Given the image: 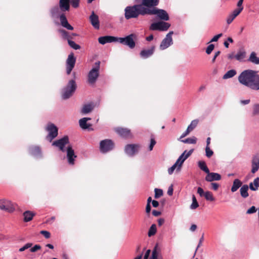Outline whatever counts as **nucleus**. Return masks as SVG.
Listing matches in <instances>:
<instances>
[{"instance_id": "obj_1", "label": "nucleus", "mask_w": 259, "mask_h": 259, "mask_svg": "<svg viewBox=\"0 0 259 259\" xmlns=\"http://www.w3.org/2000/svg\"><path fill=\"white\" fill-rule=\"evenodd\" d=\"M147 9L143 8L139 4L132 6H127L124 9V17L127 20L137 18L140 15H147Z\"/></svg>"}, {"instance_id": "obj_2", "label": "nucleus", "mask_w": 259, "mask_h": 259, "mask_svg": "<svg viewBox=\"0 0 259 259\" xmlns=\"http://www.w3.org/2000/svg\"><path fill=\"white\" fill-rule=\"evenodd\" d=\"M255 73V71L252 70H245L238 76V80L241 84L250 87L251 81Z\"/></svg>"}, {"instance_id": "obj_3", "label": "nucleus", "mask_w": 259, "mask_h": 259, "mask_svg": "<svg viewBox=\"0 0 259 259\" xmlns=\"http://www.w3.org/2000/svg\"><path fill=\"white\" fill-rule=\"evenodd\" d=\"M77 88L76 82L74 79L70 80L67 85L62 90V97L67 99L72 96Z\"/></svg>"}, {"instance_id": "obj_4", "label": "nucleus", "mask_w": 259, "mask_h": 259, "mask_svg": "<svg viewBox=\"0 0 259 259\" xmlns=\"http://www.w3.org/2000/svg\"><path fill=\"white\" fill-rule=\"evenodd\" d=\"M95 66L89 72L88 76V82L90 84L95 83L99 75L100 62L95 63Z\"/></svg>"}, {"instance_id": "obj_5", "label": "nucleus", "mask_w": 259, "mask_h": 259, "mask_svg": "<svg viewBox=\"0 0 259 259\" xmlns=\"http://www.w3.org/2000/svg\"><path fill=\"white\" fill-rule=\"evenodd\" d=\"M135 3L139 4L143 8L147 9L146 14L148 11L153 10V8H156L159 3V0H135Z\"/></svg>"}, {"instance_id": "obj_6", "label": "nucleus", "mask_w": 259, "mask_h": 259, "mask_svg": "<svg viewBox=\"0 0 259 259\" xmlns=\"http://www.w3.org/2000/svg\"><path fill=\"white\" fill-rule=\"evenodd\" d=\"M136 38L135 34H131L125 37H117V41L121 44L128 46L130 49L135 47L136 43L134 38Z\"/></svg>"}, {"instance_id": "obj_7", "label": "nucleus", "mask_w": 259, "mask_h": 259, "mask_svg": "<svg viewBox=\"0 0 259 259\" xmlns=\"http://www.w3.org/2000/svg\"><path fill=\"white\" fill-rule=\"evenodd\" d=\"M156 15L158 19L163 21H167L169 19V15L166 11L157 8H154L153 10L148 11V15Z\"/></svg>"}, {"instance_id": "obj_8", "label": "nucleus", "mask_w": 259, "mask_h": 259, "mask_svg": "<svg viewBox=\"0 0 259 259\" xmlns=\"http://www.w3.org/2000/svg\"><path fill=\"white\" fill-rule=\"evenodd\" d=\"M114 147V144L111 140L105 139L100 143V149L101 152L106 153L112 150Z\"/></svg>"}, {"instance_id": "obj_9", "label": "nucleus", "mask_w": 259, "mask_h": 259, "mask_svg": "<svg viewBox=\"0 0 259 259\" xmlns=\"http://www.w3.org/2000/svg\"><path fill=\"white\" fill-rule=\"evenodd\" d=\"M170 26V24L164 21L154 22L151 24L150 30L166 31Z\"/></svg>"}, {"instance_id": "obj_10", "label": "nucleus", "mask_w": 259, "mask_h": 259, "mask_svg": "<svg viewBox=\"0 0 259 259\" xmlns=\"http://www.w3.org/2000/svg\"><path fill=\"white\" fill-rule=\"evenodd\" d=\"M76 58L74 54L71 53L68 56L66 62V73L68 75L70 74L72 69L75 66Z\"/></svg>"}, {"instance_id": "obj_11", "label": "nucleus", "mask_w": 259, "mask_h": 259, "mask_svg": "<svg viewBox=\"0 0 259 259\" xmlns=\"http://www.w3.org/2000/svg\"><path fill=\"white\" fill-rule=\"evenodd\" d=\"M47 130L49 132L47 138L50 142L58 136V129L54 124H49L47 126Z\"/></svg>"}, {"instance_id": "obj_12", "label": "nucleus", "mask_w": 259, "mask_h": 259, "mask_svg": "<svg viewBox=\"0 0 259 259\" xmlns=\"http://www.w3.org/2000/svg\"><path fill=\"white\" fill-rule=\"evenodd\" d=\"M69 143V138L67 136H65L62 138L53 142L52 145L58 147L60 151L65 152V146Z\"/></svg>"}, {"instance_id": "obj_13", "label": "nucleus", "mask_w": 259, "mask_h": 259, "mask_svg": "<svg viewBox=\"0 0 259 259\" xmlns=\"http://www.w3.org/2000/svg\"><path fill=\"white\" fill-rule=\"evenodd\" d=\"M173 31H170L168 33L165 37L161 41L159 48L161 50H163L169 47L172 44V35Z\"/></svg>"}, {"instance_id": "obj_14", "label": "nucleus", "mask_w": 259, "mask_h": 259, "mask_svg": "<svg viewBox=\"0 0 259 259\" xmlns=\"http://www.w3.org/2000/svg\"><path fill=\"white\" fill-rule=\"evenodd\" d=\"M140 147L139 144H128L125 147V152L130 156H134L138 152Z\"/></svg>"}, {"instance_id": "obj_15", "label": "nucleus", "mask_w": 259, "mask_h": 259, "mask_svg": "<svg viewBox=\"0 0 259 259\" xmlns=\"http://www.w3.org/2000/svg\"><path fill=\"white\" fill-rule=\"evenodd\" d=\"M0 209L10 212H13L14 210L11 201L6 199L0 200Z\"/></svg>"}, {"instance_id": "obj_16", "label": "nucleus", "mask_w": 259, "mask_h": 259, "mask_svg": "<svg viewBox=\"0 0 259 259\" xmlns=\"http://www.w3.org/2000/svg\"><path fill=\"white\" fill-rule=\"evenodd\" d=\"M76 157L72 146L71 145L68 146L67 148V157L68 163L70 164L73 165L74 164V159Z\"/></svg>"}, {"instance_id": "obj_17", "label": "nucleus", "mask_w": 259, "mask_h": 259, "mask_svg": "<svg viewBox=\"0 0 259 259\" xmlns=\"http://www.w3.org/2000/svg\"><path fill=\"white\" fill-rule=\"evenodd\" d=\"M206 176L205 178V180L207 182H213L214 181H219L221 179L222 177L221 175L215 172H209L206 173Z\"/></svg>"}, {"instance_id": "obj_18", "label": "nucleus", "mask_w": 259, "mask_h": 259, "mask_svg": "<svg viewBox=\"0 0 259 259\" xmlns=\"http://www.w3.org/2000/svg\"><path fill=\"white\" fill-rule=\"evenodd\" d=\"M193 151H194V150L193 149H191L188 152H187V151L185 150L180 155V156L179 157V159H180L181 162H180V164H179V166L177 168V171H179L180 170V169L182 167V165L183 163H184V162L185 161V160L191 155V154L193 153Z\"/></svg>"}, {"instance_id": "obj_19", "label": "nucleus", "mask_w": 259, "mask_h": 259, "mask_svg": "<svg viewBox=\"0 0 259 259\" xmlns=\"http://www.w3.org/2000/svg\"><path fill=\"white\" fill-rule=\"evenodd\" d=\"M117 40V37L112 36H104L99 37L98 41L100 44L105 45L106 43L115 42Z\"/></svg>"}, {"instance_id": "obj_20", "label": "nucleus", "mask_w": 259, "mask_h": 259, "mask_svg": "<svg viewBox=\"0 0 259 259\" xmlns=\"http://www.w3.org/2000/svg\"><path fill=\"white\" fill-rule=\"evenodd\" d=\"M249 88L254 90H259V75L257 74L256 71H255Z\"/></svg>"}, {"instance_id": "obj_21", "label": "nucleus", "mask_w": 259, "mask_h": 259, "mask_svg": "<svg viewBox=\"0 0 259 259\" xmlns=\"http://www.w3.org/2000/svg\"><path fill=\"white\" fill-rule=\"evenodd\" d=\"M61 25L64 28L69 30H72L73 27L69 24L66 16L64 14H61L59 17Z\"/></svg>"}, {"instance_id": "obj_22", "label": "nucleus", "mask_w": 259, "mask_h": 259, "mask_svg": "<svg viewBox=\"0 0 259 259\" xmlns=\"http://www.w3.org/2000/svg\"><path fill=\"white\" fill-rule=\"evenodd\" d=\"M90 21L93 26L97 29H99L100 24L99 17L98 15L95 14L94 12L93 11L91 15L90 16Z\"/></svg>"}, {"instance_id": "obj_23", "label": "nucleus", "mask_w": 259, "mask_h": 259, "mask_svg": "<svg viewBox=\"0 0 259 259\" xmlns=\"http://www.w3.org/2000/svg\"><path fill=\"white\" fill-rule=\"evenodd\" d=\"M115 132L123 138H130L131 137V131L126 128L117 127L115 129Z\"/></svg>"}, {"instance_id": "obj_24", "label": "nucleus", "mask_w": 259, "mask_h": 259, "mask_svg": "<svg viewBox=\"0 0 259 259\" xmlns=\"http://www.w3.org/2000/svg\"><path fill=\"white\" fill-rule=\"evenodd\" d=\"M251 172L254 174L259 169V155H255L252 157L251 160Z\"/></svg>"}, {"instance_id": "obj_25", "label": "nucleus", "mask_w": 259, "mask_h": 259, "mask_svg": "<svg viewBox=\"0 0 259 259\" xmlns=\"http://www.w3.org/2000/svg\"><path fill=\"white\" fill-rule=\"evenodd\" d=\"M242 12V9H236L232 13H231L227 18V23L228 24H230L232 22L234 19L239 15Z\"/></svg>"}, {"instance_id": "obj_26", "label": "nucleus", "mask_w": 259, "mask_h": 259, "mask_svg": "<svg viewBox=\"0 0 259 259\" xmlns=\"http://www.w3.org/2000/svg\"><path fill=\"white\" fill-rule=\"evenodd\" d=\"M155 50V47L153 46L150 49L148 50H143L141 51L140 55L142 58H147L151 56L154 53Z\"/></svg>"}, {"instance_id": "obj_27", "label": "nucleus", "mask_w": 259, "mask_h": 259, "mask_svg": "<svg viewBox=\"0 0 259 259\" xmlns=\"http://www.w3.org/2000/svg\"><path fill=\"white\" fill-rule=\"evenodd\" d=\"M70 0H60L59 8L62 12L68 11L70 9Z\"/></svg>"}, {"instance_id": "obj_28", "label": "nucleus", "mask_w": 259, "mask_h": 259, "mask_svg": "<svg viewBox=\"0 0 259 259\" xmlns=\"http://www.w3.org/2000/svg\"><path fill=\"white\" fill-rule=\"evenodd\" d=\"M242 184V183L240 180L238 179H235L231 187V191L232 192H236L241 186Z\"/></svg>"}, {"instance_id": "obj_29", "label": "nucleus", "mask_w": 259, "mask_h": 259, "mask_svg": "<svg viewBox=\"0 0 259 259\" xmlns=\"http://www.w3.org/2000/svg\"><path fill=\"white\" fill-rule=\"evenodd\" d=\"M35 215V213L32 211L27 210L23 213L24 221L28 222L30 221L33 217Z\"/></svg>"}, {"instance_id": "obj_30", "label": "nucleus", "mask_w": 259, "mask_h": 259, "mask_svg": "<svg viewBox=\"0 0 259 259\" xmlns=\"http://www.w3.org/2000/svg\"><path fill=\"white\" fill-rule=\"evenodd\" d=\"M30 153L33 156H39L41 154V150L38 146H32L29 148Z\"/></svg>"}, {"instance_id": "obj_31", "label": "nucleus", "mask_w": 259, "mask_h": 259, "mask_svg": "<svg viewBox=\"0 0 259 259\" xmlns=\"http://www.w3.org/2000/svg\"><path fill=\"white\" fill-rule=\"evenodd\" d=\"M90 118L84 117L80 119L79 121V125L82 129H88L90 124L87 123V121L90 120Z\"/></svg>"}, {"instance_id": "obj_32", "label": "nucleus", "mask_w": 259, "mask_h": 259, "mask_svg": "<svg viewBox=\"0 0 259 259\" xmlns=\"http://www.w3.org/2000/svg\"><path fill=\"white\" fill-rule=\"evenodd\" d=\"M248 186L247 185H244L241 187L240 190V195L243 198H246L248 196Z\"/></svg>"}, {"instance_id": "obj_33", "label": "nucleus", "mask_w": 259, "mask_h": 259, "mask_svg": "<svg viewBox=\"0 0 259 259\" xmlns=\"http://www.w3.org/2000/svg\"><path fill=\"white\" fill-rule=\"evenodd\" d=\"M248 61L254 64H259V58L256 56V54L254 52H251Z\"/></svg>"}, {"instance_id": "obj_34", "label": "nucleus", "mask_w": 259, "mask_h": 259, "mask_svg": "<svg viewBox=\"0 0 259 259\" xmlns=\"http://www.w3.org/2000/svg\"><path fill=\"white\" fill-rule=\"evenodd\" d=\"M259 187V178H256L253 180V183L249 184V188L252 191H256Z\"/></svg>"}, {"instance_id": "obj_35", "label": "nucleus", "mask_w": 259, "mask_h": 259, "mask_svg": "<svg viewBox=\"0 0 259 259\" xmlns=\"http://www.w3.org/2000/svg\"><path fill=\"white\" fill-rule=\"evenodd\" d=\"M59 32L61 34V35L63 39H67V41L70 40L72 38V37L69 34V32L64 29H61Z\"/></svg>"}, {"instance_id": "obj_36", "label": "nucleus", "mask_w": 259, "mask_h": 259, "mask_svg": "<svg viewBox=\"0 0 259 259\" xmlns=\"http://www.w3.org/2000/svg\"><path fill=\"white\" fill-rule=\"evenodd\" d=\"M236 74V70L234 69L230 70L227 71L223 76V78L226 79L228 78H231Z\"/></svg>"}, {"instance_id": "obj_37", "label": "nucleus", "mask_w": 259, "mask_h": 259, "mask_svg": "<svg viewBox=\"0 0 259 259\" xmlns=\"http://www.w3.org/2000/svg\"><path fill=\"white\" fill-rule=\"evenodd\" d=\"M199 167L205 172H209V169L208 168L206 163L204 161H199L198 162Z\"/></svg>"}, {"instance_id": "obj_38", "label": "nucleus", "mask_w": 259, "mask_h": 259, "mask_svg": "<svg viewBox=\"0 0 259 259\" xmlns=\"http://www.w3.org/2000/svg\"><path fill=\"white\" fill-rule=\"evenodd\" d=\"M60 12L59 8L58 6H55L52 8L50 10L51 16L52 17H57L59 15Z\"/></svg>"}, {"instance_id": "obj_39", "label": "nucleus", "mask_w": 259, "mask_h": 259, "mask_svg": "<svg viewBox=\"0 0 259 259\" xmlns=\"http://www.w3.org/2000/svg\"><path fill=\"white\" fill-rule=\"evenodd\" d=\"M93 106L91 104H87L83 106L81 112L84 114L88 113L92 111Z\"/></svg>"}, {"instance_id": "obj_40", "label": "nucleus", "mask_w": 259, "mask_h": 259, "mask_svg": "<svg viewBox=\"0 0 259 259\" xmlns=\"http://www.w3.org/2000/svg\"><path fill=\"white\" fill-rule=\"evenodd\" d=\"M246 56V53L243 51H239L235 56V58L238 61L243 60Z\"/></svg>"}, {"instance_id": "obj_41", "label": "nucleus", "mask_w": 259, "mask_h": 259, "mask_svg": "<svg viewBox=\"0 0 259 259\" xmlns=\"http://www.w3.org/2000/svg\"><path fill=\"white\" fill-rule=\"evenodd\" d=\"M204 197L205 199L208 201H214L215 200V198L213 197L212 192L210 191H206Z\"/></svg>"}, {"instance_id": "obj_42", "label": "nucleus", "mask_w": 259, "mask_h": 259, "mask_svg": "<svg viewBox=\"0 0 259 259\" xmlns=\"http://www.w3.org/2000/svg\"><path fill=\"white\" fill-rule=\"evenodd\" d=\"M149 259H163L162 256L158 257V253L157 251V246H155L152 252V256Z\"/></svg>"}, {"instance_id": "obj_43", "label": "nucleus", "mask_w": 259, "mask_h": 259, "mask_svg": "<svg viewBox=\"0 0 259 259\" xmlns=\"http://www.w3.org/2000/svg\"><path fill=\"white\" fill-rule=\"evenodd\" d=\"M156 233V226L155 224H152L150 227L148 235L149 237L154 235Z\"/></svg>"}, {"instance_id": "obj_44", "label": "nucleus", "mask_w": 259, "mask_h": 259, "mask_svg": "<svg viewBox=\"0 0 259 259\" xmlns=\"http://www.w3.org/2000/svg\"><path fill=\"white\" fill-rule=\"evenodd\" d=\"M198 120L195 119L191 121L190 124L188 126L187 128L190 131H192L197 125Z\"/></svg>"}, {"instance_id": "obj_45", "label": "nucleus", "mask_w": 259, "mask_h": 259, "mask_svg": "<svg viewBox=\"0 0 259 259\" xmlns=\"http://www.w3.org/2000/svg\"><path fill=\"white\" fill-rule=\"evenodd\" d=\"M199 206V204L194 195L192 196V203L190 206L192 209H195Z\"/></svg>"}, {"instance_id": "obj_46", "label": "nucleus", "mask_w": 259, "mask_h": 259, "mask_svg": "<svg viewBox=\"0 0 259 259\" xmlns=\"http://www.w3.org/2000/svg\"><path fill=\"white\" fill-rule=\"evenodd\" d=\"M181 141L184 143L196 144L197 138L195 137H193L192 138H187L185 140H183Z\"/></svg>"}, {"instance_id": "obj_47", "label": "nucleus", "mask_w": 259, "mask_h": 259, "mask_svg": "<svg viewBox=\"0 0 259 259\" xmlns=\"http://www.w3.org/2000/svg\"><path fill=\"white\" fill-rule=\"evenodd\" d=\"M154 197L155 199H158L163 195V191L161 189L155 188L154 189Z\"/></svg>"}, {"instance_id": "obj_48", "label": "nucleus", "mask_w": 259, "mask_h": 259, "mask_svg": "<svg viewBox=\"0 0 259 259\" xmlns=\"http://www.w3.org/2000/svg\"><path fill=\"white\" fill-rule=\"evenodd\" d=\"M68 43L70 47L74 50H78L80 49V46L79 45L76 44L74 41L71 40H68Z\"/></svg>"}, {"instance_id": "obj_49", "label": "nucleus", "mask_w": 259, "mask_h": 259, "mask_svg": "<svg viewBox=\"0 0 259 259\" xmlns=\"http://www.w3.org/2000/svg\"><path fill=\"white\" fill-rule=\"evenodd\" d=\"M206 156L210 158L213 154V152L210 149V147H206L205 148Z\"/></svg>"}, {"instance_id": "obj_50", "label": "nucleus", "mask_w": 259, "mask_h": 259, "mask_svg": "<svg viewBox=\"0 0 259 259\" xmlns=\"http://www.w3.org/2000/svg\"><path fill=\"white\" fill-rule=\"evenodd\" d=\"M253 114L254 115L259 114V104L254 105L253 107Z\"/></svg>"}, {"instance_id": "obj_51", "label": "nucleus", "mask_w": 259, "mask_h": 259, "mask_svg": "<svg viewBox=\"0 0 259 259\" xmlns=\"http://www.w3.org/2000/svg\"><path fill=\"white\" fill-rule=\"evenodd\" d=\"M214 46L213 44L209 45L206 49V53L207 54H210L213 50Z\"/></svg>"}, {"instance_id": "obj_52", "label": "nucleus", "mask_w": 259, "mask_h": 259, "mask_svg": "<svg viewBox=\"0 0 259 259\" xmlns=\"http://www.w3.org/2000/svg\"><path fill=\"white\" fill-rule=\"evenodd\" d=\"M32 245V243H28L26 244L24 246L20 248L19 250L20 252H22V251H24L25 250L31 247Z\"/></svg>"}, {"instance_id": "obj_53", "label": "nucleus", "mask_w": 259, "mask_h": 259, "mask_svg": "<svg viewBox=\"0 0 259 259\" xmlns=\"http://www.w3.org/2000/svg\"><path fill=\"white\" fill-rule=\"evenodd\" d=\"M40 233L41 235H44V236L47 239H48V238H50V237H51L50 233L47 231H45V230L41 231L40 232Z\"/></svg>"}, {"instance_id": "obj_54", "label": "nucleus", "mask_w": 259, "mask_h": 259, "mask_svg": "<svg viewBox=\"0 0 259 259\" xmlns=\"http://www.w3.org/2000/svg\"><path fill=\"white\" fill-rule=\"evenodd\" d=\"M80 0H71L72 6L74 8H77L79 6Z\"/></svg>"}, {"instance_id": "obj_55", "label": "nucleus", "mask_w": 259, "mask_h": 259, "mask_svg": "<svg viewBox=\"0 0 259 259\" xmlns=\"http://www.w3.org/2000/svg\"><path fill=\"white\" fill-rule=\"evenodd\" d=\"M156 141L154 138H151L150 144L149 147V149L150 151H152L153 150V147L156 144Z\"/></svg>"}, {"instance_id": "obj_56", "label": "nucleus", "mask_w": 259, "mask_h": 259, "mask_svg": "<svg viewBox=\"0 0 259 259\" xmlns=\"http://www.w3.org/2000/svg\"><path fill=\"white\" fill-rule=\"evenodd\" d=\"M211 188L214 191H217L220 187V185L217 183H211L210 184Z\"/></svg>"}, {"instance_id": "obj_57", "label": "nucleus", "mask_w": 259, "mask_h": 259, "mask_svg": "<svg viewBox=\"0 0 259 259\" xmlns=\"http://www.w3.org/2000/svg\"><path fill=\"white\" fill-rule=\"evenodd\" d=\"M41 249V246L39 245H35L33 247L31 248L30 251L32 252H34Z\"/></svg>"}, {"instance_id": "obj_58", "label": "nucleus", "mask_w": 259, "mask_h": 259, "mask_svg": "<svg viewBox=\"0 0 259 259\" xmlns=\"http://www.w3.org/2000/svg\"><path fill=\"white\" fill-rule=\"evenodd\" d=\"M257 209L256 208H255V206H251L249 209H248L247 211H246V213L247 214H251V213H253L254 212H255L256 211Z\"/></svg>"}, {"instance_id": "obj_59", "label": "nucleus", "mask_w": 259, "mask_h": 259, "mask_svg": "<svg viewBox=\"0 0 259 259\" xmlns=\"http://www.w3.org/2000/svg\"><path fill=\"white\" fill-rule=\"evenodd\" d=\"M177 168H178V165L175 163L171 167H170V168H168V174L169 175H171L173 173L174 170L176 168L177 169Z\"/></svg>"}, {"instance_id": "obj_60", "label": "nucleus", "mask_w": 259, "mask_h": 259, "mask_svg": "<svg viewBox=\"0 0 259 259\" xmlns=\"http://www.w3.org/2000/svg\"><path fill=\"white\" fill-rule=\"evenodd\" d=\"M223 35L222 33H220L218 35L214 36L211 39L210 42L217 41L218 39Z\"/></svg>"}, {"instance_id": "obj_61", "label": "nucleus", "mask_w": 259, "mask_h": 259, "mask_svg": "<svg viewBox=\"0 0 259 259\" xmlns=\"http://www.w3.org/2000/svg\"><path fill=\"white\" fill-rule=\"evenodd\" d=\"M197 193L199 194L201 197L204 196L205 192L203 189L201 187H198L197 189Z\"/></svg>"}, {"instance_id": "obj_62", "label": "nucleus", "mask_w": 259, "mask_h": 259, "mask_svg": "<svg viewBox=\"0 0 259 259\" xmlns=\"http://www.w3.org/2000/svg\"><path fill=\"white\" fill-rule=\"evenodd\" d=\"M197 193L199 194L201 197L204 196L205 192L203 189L201 187H198L197 189Z\"/></svg>"}, {"instance_id": "obj_63", "label": "nucleus", "mask_w": 259, "mask_h": 259, "mask_svg": "<svg viewBox=\"0 0 259 259\" xmlns=\"http://www.w3.org/2000/svg\"><path fill=\"white\" fill-rule=\"evenodd\" d=\"M190 132H191L188 128H187L186 131L181 136L180 138L182 139L188 135H189Z\"/></svg>"}, {"instance_id": "obj_64", "label": "nucleus", "mask_w": 259, "mask_h": 259, "mask_svg": "<svg viewBox=\"0 0 259 259\" xmlns=\"http://www.w3.org/2000/svg\"><path fill=\"white\" fill-rule=\"evenodd\" d=\"M150 252L151 250L150 249H148L144 255L143 259H148L150 254Z\"/></svg>"}]
</instances>
